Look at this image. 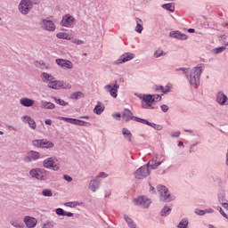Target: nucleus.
<instances>
[{
  "instance_id": "obj_1",
  "label": "nucleus",
  "mask_w": 228,
  "mask_h": 228,
  "mask_svg": "<svg viewBox=\"0 0 228 228\" xmlns=\"http://www.w3.org/2000/svg\"><path fill=\"white\" fill-rule=\"evenodd\" d=\"M204 72V65L200 64L194 67L190 74H186V78L192 88H199L200 86V76Z\"/></svg>"
},
{
  "instance_id": "obj_2",
  "label": "nucleus",
  "mask_w": 228,
  "mask_h": 228,
  "mask_svg": "<svg viewBox=\"0 0 228 228\" xmlns=\"http://www.w3.org/2000/svg\"><path fill=\"white\" fill-rule=\"evenodd\" d=\"M49 172L44 167H34L29 170L28 175L36 181H47L49 179Z\"/></svg>"
},
{
  "instance_id": "obj_3",
  "label": "nucleus",
  "mask_w": 228,
  "mask_h": 228,
  "mask_svg": "<svg viewBox=\"0 0 228 228\" xmlns=\"http://www.w3.org/2000/svg\"><path fill=\"white\" fill-rule=\"evenodd\" d=\"M137 97L142 101L141 106L142 110H156L154 104V99H152V94H138Z\"/></svg>"
},
{
  "instance_id": "obj_4",
  "label": "nucleus",
  "mask_w": 228,
  "mask_h": 228,
  "mask_svg": "<svg viewBox=\"0 0 228 228\" xmlns=\"http://www.w3.org/2000/svg\"><path fill=\"white\" fill-rule=\"evenodd\" d=\"M159 191V199L162 202H172V200H175V196L170 194L168 188L164 185H159L157 187Z\"/></svg>"
},
{
  "instance_id": "obj_5",
  "label": "nucleus",
  "mask_w": 228,
  "mask_h": 228,
  "mask_svg": "<svg viewBox=\"0 0 228 228\" xmlns=\"http://www.w3.org/2000/svg\"><path fill=\"white\" fill-rule=\"evenodd\" d=\"M58 159L56 157H49L43 160V167L47 170H53V172H58L60 170V164H56Z\"/></svg>"
},
{
  "instance_id": "obj_6",
  "label": "nucleus",
  "mask_w": 228,
  "mask_h": 228,
  "mask_svg": "<svg viewBox=\"0 0 228 228\" xmlns=\"http://www.w3.org/2000/svg\"><path fill=\"white\" fill-rule=\"evenodd\" d=\"M33 1L31 0H20L18 9L21 15H28L31 10H33Z\"/></svg>"
},
{
  "instance_id": "obj_7",
  "label": "nucleus",
  "mask_w": 228,
  "mask_h": 228,
  "mask_svg": "<svg viewBox=\"0 0 228 228\" xmlns=\"http://www.w3.org/2000/svg\"><path fill=\"white\" fill-rule=\"evenodd\" d=\"M59 120H63L64 122H68V124L79 126L80 127H90V126H92L90 122L72 118L59 117Z\"/></svg>"
},
{
  "instance_id": "obj_8",
  "label": "nucleus",
  "mask_w": 228,
  "mask_h": 228,
  "mask_svg": "<svg viewBox=\"0 0 228 228\" xmlns=\"http://www.w3.org/2000/svg\"><path fill=\"white\" fill-rule=\"evenodd\" d=\"M32 145L37 147V149H53L54 143L47 141V139H36L32 141Z\"/></svg>"
},
{
  "instance_id": "obj_9",
  "label": "nucleus",
  "mask_w": 228,
  "mask_h": 228,
  "mask_svg": "<svg viewBox=\"0 0 228 228\" xmlns=\"http://www.w3.org/2000/svg\"><path fill=\"white\" fill-rule=\"evenodd\" d=\"M117 83L118 82L115 81L114 83H110L104 86L105 92H108V94H110V97H113V99H117V97H118V88H120V86Z\"/></svg>"
},
{
  "instance_id": "obj_10",
  "label": "nucleus",
  "mask_w": 228,
  "mask_h": 228,
  "mask_svg": "<svg viewBox=\"0 0 228 228\" xmlns=\"http://www.w3.org/2000/svg\"><path fill=\"white\" fill-rule=\"evenodd\" d=\"M134 175L135 179H145L146 177H149L151 175V171L149 170V167L147 165L142 166L136 169V171L134 173Z\"/></svg>"
},
{
  "instance_id": "obj_11",
  "label": "nucleus",
  "mask_w": 228,
  "mask_h": 228,
  "mask_svg": "<svg viewBox=\"0 0 228 228\" xmlns=\"http://www.w3.org/2000/svg\"><path fill=\"white\" fill-rule=\"evenodd\" d=\"M122 118L125 122H129V120H134V122H138L142 124L141 120H143L142 118H138L136 116H133V112L129 109H125L122 114Z\"/></svg>"
},
{
  "instance_id": "obj_12",
  "label": "nucleus",
  "mask_w": 228,
  "mask_h": 228,
  "mask_svg": "<svg viewBox=\"0 0 228 228\" xmlns=\"http://www.w3.org/2000/svg\"><path fill=\"white\" fill-rule=\"evenodd\" d=\"M74 24H76V18L70 14H65L62 16L61 20V26L63 28H74Z\"/></svg>"
},
{
  "instance_id": "obj_13",
  "label": "nucleus",
  "mask_w": 228,
  "mask_h": 228,
  "mask_svg": "<svg viewBox=\"0 0 228 228\" xmlns=\"http://www.w3.org/2000/svg\"><path fill=\"white\" fill-rule=\"evenodd\" d=\"M40 26L42 29H45V31H50V32L56 31V25L51 20L43 19L40 22Z\"/></svg>"
},
{
  "instance_id": "obj_14",
  "label": "nucleus",
  "mask_w": 228,
  "mask_h": 228,
  "mask_svg": "<svg viewBox=\"0 0 228 228\" xmlns=\"http://www.w3.org/2000/svg\"><path fill=\"white\" fill-rule=\"evenodd\" d=\"M40 159V152L35 151H29L27 155L23 157L24 163H31V161H37Z\"/></svg>"
},
{
  "instance_id": "obj_15",
  "label": "nucleus",
  "mask_w": 228,
  "mask_h": 228,
  "mask_svg": "<svg viewBox=\"0 0 228 228\" xmlns=\"http://www.w3.org/2000/svg\"><path fill=\"white\" fill-rule=\"evenodd\" d=\"M135 54L133 53H125L118 60L114 61L115 65H121V63H126V61H131L134 60Z\"/></svg>"
},
{
  "instance_id": "obj_16",
  "label": "nucleus",
  "mask_w": 228,
  "mask_h": 228,
  "mask_svg": "<svg viewBox=\"0 0 228 228\" xmlns=\"http://www.w3.org/2000/svg\"><path fill=\"white\" fill-rule=\"evenodd\" d=\"M135 206H140L141 208H147L151 206V200L144 196H139L138 198L134 199Z\"/></svg>"
},
{
  "instance_id": "obj_17",
  "label": "nucleus",
  "mask_w": 228,
  "mask_h": 228,
  "mask_svg": "<svg viewBox=\"0 0 228 228\" xmlns=\"http://www.w3.org/2000/svg\"><path fill=\"white\" fill-rule=\"evenodd\" d=\"M216 102L219 106H228V97L225 93L219 91L216 94Z\"/></svg>"
},
{
  "instance_id": "obj_18",
  "label": "nucleus",
  "mask_w": 228,
  "mask_h": 228,
  "mask_svg": "<svg viewBox=\"0 0 228 228\" xmlns=\"http://www.w3.org/2000/svg\"><path fill=\"white\" fill-rule=\"evenodd\" d=\"M55 63L58 65V67H61V69H68V70L74 69V64L72 61L66 59H56Z\"/></svg>"
},
{
  "instance_id": "obj_19",
  "label": "nucleus",
  "mask_w": 228,
  "mask_h": 228,
  "mask_svg": "<svg viewBox=\"0 0 228 228\" xmlns=\"http://www.w3.org/2000/svg\"><path fill=\"white\" fill-rule=\"evenodd\" d=\"M23 222L28 228H36L37 224H38V220L37 218L30 216H26L23 218Z\"/></svg>"
},
{
  "instance_id": "obj_20",
  "label": "nucleus",
  "mask_w": 228,
  "mask_h": 228,
  "mask_svg": "<svg viewBox=\"0 0 228 228\" xmlns=\"http://www.w3.org/2000/svg\"><path fill=\"white\" fill-rule=\"evenodd\" d=\"M157 158H153L151 160H150L146 167H148V168H151V170H156V168H158V167H159L161 165V163H163V161H165L166 157L165 155L161 156V161L156 162Z\"/></svg>"
},
{
  "instance_id": "obj_21",
  "label": "nucleus",
  "mask_w": 228,
  "mask_h": 228,
  "mask_svg": "<svg viewBox=\"0 0 228 228\" xmlns=\"http://www.w3.org/2000/svg\"><path fill=\"white\" fill-rule=\"evenodd\" d=\"M63 85V81L53 78L48 83V88H52V90H60V88H65Z\"/></svg>"
},
{
  "instance_id": "obj_22",
  "label": "nucleus",
  "mask_w": 228,
  "mask_h": 228,
  "mask_svg": "<svg viewBox=\"0 0 228 228\" xmlns=\"http://www.w3.org/2000/svg\"><path fill=\"white\" fill-rule=\"evenodd\" d=\"M169 37H171V38H175V40H188V35L179 30L171 31Z\"/></svg>"
},
{
  "instance_id": "obj_23",
  "label": "nucleus",
  "mask_w": 228,
  "mask_h": 228,
  "mask_svg": "<svg viewBox=\"0 0 228 228\" xmlns=\"http://www.w3.org/2000/svg\"><path fill=\"white\" fill-rule=\"evenodd\" d=\"M21 120L23 124H28V127H30V129H37V122H35V119H33L30 116H23L21 117Z\"/></svg>"
},
{
  "instance_id": "obj_24",
  "label": "nucleus",
  "mask_w": 228,
  "mask_h": 228,
  "mask_svg": "<svg viewBox=\"0 0 228 228\" xmlns=\"http://www.w3.org/2000/svg\"><path fill=\"white\" fill-rule=\"evenodd\" d=\"M99 188H101V182H99V180L97 179H93L89 182L88 184V189L90 190V191H92L93 193H95V191H97V190H99Z\"/></svg>"
},
{
  "instance_id": "obj_25",
  "label": "nucleus",
  "mask_w": 228,
  "mask_h": 228,
  "mask_svg": "<svg viewBox=\"0 0 228 228\" xmlns=\"http://www.w3.org/2000/svg\"><path fill=\"white\" fill-rule=\"evenodd\" d=\"M141 124H144V126H150V127H152L156 131H162L163 130V126L162 125H158L156 123H151L147 119H141Z\"/></svg>"
},
{
  "instance_id": "obj_26",
  "label": "nucleus",
  "mask_w": 228,
  "mask_h": 228,
  "mask_svg": "<svg viewBox=\"0 0 228 228\" xmlns=\"http://www.w3.org/2000/svg\"><path fill=\"white\" fill-rule=\"evenodd\" d=\"M20 104L24 106V108H31L35 104V100H31L28 97H23L20 99Z\"/></svg>"
},
{
  "instance_id": "obj_27",
  "label": "nucleus",
  "mask_w": 228,
  "mask_h": 228,
  "mask_svg": "<svg viewBox=\"0 0 228 228\" xmlns=\"http://www.w3.org/2000/svg\"><path fill=\"white\" fill-rule=\"evenodd\" d=\"M105 108L106 107H104V103L97 102V104L94 108L93 112L94 115H102V113H104Z\"/></svg>"
},
{
  "instance_id": "obj_28",
  "label": "nucleus",
  "mask_w": 228,
  "mask_h": 228,
  "mask_svg": "<svg viewBox=\"0 0 228 228\" xmlns=\"http://www.w3.org/2000/svg\"><path fill=\"white\" fill-rule=\"evenodd\" d=\"M122 134L128 143L133 142V134L130 129H127L126 127L122 128Z\"/></svg>"
},
{
  "instance_id": "obj_29",
  "label": "nucleus",
  "mask_w": 228,
  "mask_h": 228,
  "mask_svg": "<svg viewBox=\"0 0 228 228\" xmlns=\"http://www.w3.org/2000/svg\"><path fill=\"white\" fill-rule=\"evenodd\" d=\"M40 108L42 110H54V108H56V105H54V103L51 102L41 101Z\"/></svg>"
},
{
  "instance_id": "obj_30",
  "label": "nucleus",
  "mask_w": 228,
  "mask_h": 228,
  "mask_svg": "<svg viewBox=\"0 0 228 228\" xmlns=\"http://www.w3.org/2000/svg\"><path fill=\"white\" fill-rule=\"evenodd\" d=\"M136 22V27H135V31L136 33H139L140 35H142V32L143 31V21L142 20V19L136 18L135 20Z\"/></svg>"
},
{
  "instance_id": "obj_31",
  "label": "nucleus",
  "mask_w": 228,
  "mask_h": 228,
  "mask_svg": "<svg viewBox=\"0 0 228 228\" xmlns=\"http://www.w3.org/2000/svg\"><path fill=\"white\" fill-rule=\"evenodd\" d=\"M41 77H42L44 83H48V84L51 83L54 79L53 75L46 73V72H43L41 75Z\"/></svg>"
},
{
  "instance_id": "obj_32",
  "label": "nucleus",
  "mask_w": 228,
  "mask_h": 228,
  "mask_svg": "<svg viewBox=\"0 0 228 228\" xmlns=\"http://www.w3.org/2000/svg\"><path fill=\"white\" fill-rule=\"evenodd\" d=\"M167 55V52L163 51L161 48H158L153 53L154 58H162L163 56Z\"/></svg>"
},
{
  "instance_id": "obj_33",
  "label": "nucleus",
  "mask_w": 228,
  "mask_h": 228,
  "mask_svg": "<svg viewBox=\"0 0 228 228\" xmlns=\"http://www.w3.org/2000/svg\"><path fill=\"white\" fill-rule=\"evenodd\" d=\"M161 8H163V10H167V12H174L175 11V5L172 3L162 4Z\"/></svg>"
},
{
  "instance_id": "obj_34",
  "label": "nucleus",
  "mask_w": 228,
  "mask_h": 228,
  "mask_svg": "<svg viewBox=\"0 0 228 228\" xmlns=\"http://www.w3.org/2000/svg\"><path fill=\"white\" fill-rule=\"evenodd\" d=\"M172 213V208L169 206H165L160 211V216H168Z\"/></svg>"
},
{
  "instance_id": "obj_35",
  "label": "nucleus",
  "mask_w": 228,
  "mask_h": 228,
  "mask_svg": "<svg viewBox=\"0 0 228 228\" xmlns=\"http://www.w3.org/2000/svg\"><path fill=\"white\" fill-rule=\"evenodd\" d=\"M57 38H60L61 40H70V35L64 33V32H59L56 34Z\"/></svg>"
},
{
  "instance_id": "obj_36",
  "label": "nucleus",
  "mask_w": 228,
  "mask_h": 228,
  "mask_svg": "<svg viewBox=\"0 0 228 228\" xmlns=\"http://www.w3.org/2000/svg\"><path fill=\"white\" fill-rule=\"evenodd\" d=\"M218 197V202L220 204H224V202H226L227 200H225V191H222L218 193L217 195Z\"/></svg>"
},
{
  "instance_id": "obj_37",
  "label": "nucleus",
  "mask_w": 228,
  "mask_h": 228,
  "mask_svg": "<svg viewBox=\"0 0 228 228\" xmlns=\"http://www.w3.org/2000/svg\"><path fill=\"white\" fill-rule=\"evenodd\" d=\"M190 223L188 222V219L183 218L182 219L179 224H177V228H188V224Z\"/></svg>"
},
{
  "instance_id": "obj_38",
  "label": "nucleus",
  "mask_w": 228,
  "mask_h": 228,
  "mask_svg": "<svg viewBox=\"0 0 228 228\" xmlns=\"http://www.w3.org/2000/svg\"><path fill=\"white\" fill-rule=\"evenodd\" d=\"M81 97H83L82 92H77L71 94V99H75V101H77V99H81Z\"/></svg>"
},
{
  "instance_id": "obj_39",
  "label": "nucleus",
  "mask_w": 228,
  "mask_h": 228,
  "mask_svg": "<svg viewBox=\"0 0 228 228\" xmlns=\"http://www.w3.org/2000/svg\"><path fill=\"white\" fill-rule=\"evenodd\" d=\"M54 101L60 106H69V102H67L61 99H58V98L54 97Z\"/></svg>"
},
{
  "instance_id": "obj_40",
  "label": "nucleus",
  "mask_w": 228,
  "mask_h": 228,
  "mask_svg": "<svg viewBox=\"0 0 228 228\" xmlns=\"http://www.w3.org/2000/svg\"><path fill=\"white\" fill-rule=\"evenodd\" d=\"M42 195L44 197H53V191L50 189H45L42 191Z\"/></svg>"
},
{
  "instance_id": "obj_41",
  "label": "nucleus",
  "mask_w": 228,
  "mask_h": 228,
  "mask_svg": "<svg viewBox=\"0 0 228 228\" xmlns=\"http://www.w3.org/2000/svg\"><path fill=\"white\" fill-rule=\"evenodd\" d=\"M78 205L79 204L77 203V201H69V202H66L64 204V206H66V208H76Z\"/></svg>"
},
{
  "instance_id": "obj_42",
  "label": "nucleus",
  "mask_w": 228,
  "mask_h": 228,
  "mask_svg": "<svg viewBox=\"0 0 228 228\" xmlns=\"http://www.w3.org/2000/svg\"><path fill=\"white\" fill-rule=\"evenodd\" d=\"M225 49H226L225 46H220V47L215 48L213 53L214 54H220V53H224Z\"/></svg>"
},
{
  "instance_id": "obj_43",
  "label": "nucleus",
  "mask_w": 228,
  "mask_h": 228,
  "mask_svg": "<svg viewBox=\"0 0 228 228\" xmlns=\"http://www.w3.org/2000/svg\"><path fill=\"white\" fill-rule=\"evenodd\" d=\"M151 97L153 99V102H159L162 99L160 94H151Z\"/></svg>"
},
{
  "instance_id": "obj_44",
  "label": "nucleus",
  "mask_w": 228,
  "mask_h": 228,
  "mask_svg": "<svg viewBox=\"0 0 228 228\" xmlns=\"http://www.w3.org/2000/svg\"><path fill=\"white\" fill-rule=\"evenodd\" d=\"M106 177H108V174H106L105 172H100L96 175V179H106Z\"/></svg>"
},
{
  "instance_id": "obj_45",
  "label": "nucleus",
  "mask_w": 228,
  "mask_h": 228,
  "mask_svg": "<svg viewBox=\"0 0 228 228\" xmlns=\"http://www.w3.org/2000/svg\"><path fill=\"white\" fill-rule=\"evenodd\" d=\"M55 213L59 216H65V210L63 208H56Z\"/></svg>"
},
{
  "instance_id": "obj_46",
  "label": "nucleus",
  "mask_w": 228,
  "mask_h": 228,
  "mask_svg": "<svg viewBox=\"0 0 228 228\" xmlns=\"http://www.w3.org/2000/svg\"><path fill=\"white\" fill-rule=\"evenodd\" d=\"M171 138H179L181 136V131H175L170 134Z\"/></svg>"
},
{
  "instance_id": "obj_47",
  "label": "nucleus",
  "mask_w": 228,
  "mask_h": 228,
  "mask_svg": "<svg viewBox=\"0 0 228 228\" xmlns=\"http://www.w3.org/2000/svg\"><path fill=\"white\" fill-rule=\"evenodd\" d=\"M195 215H198L199 216H204V215H206L205 210L196 208Z\"/></svg>"
},
{
  "instance_id": "obj_48",
  "label": "nucleus",
  "mask_w": 228,
  "mask_h": 228,
  "mask_svg": "<svg viewBox=\"0 0 228 228\" xmlns=\"http://www.w3.org/2000/svg\"><path fill=\"white\" fill-rule=\"evenodd\" d=\"M175 70V72L182 71L185 77H186V74H188V69H186V68H177Z\"/></svg>"
},
{
  "instance_id": "obj_49",
  "label": "nucleus",
  "mask_w": 228,
  "mask_h": 228,
  "mask_svg": "<svg viewBox=\"0 0 228 228\" xmlns=\"http://www.w3.org/2000/svg\"><path fill=\"white\" fill-rule=\"evenodd\" d=\"M72 44H75L76 45H83V44H85V41L81 39H74L72 41Z\"/></svg>"
},
{
  "instance_id": "obj_50",
  "label": "nucleus",
  "mask_w": 228,
  "mask_h": 228,
  "mask_svg": "<svg viewBox=\"0 0 228 228\" xmlns=\"http://www.w3.org/2000/svg\"><path fill=\"white\" fill-rule=\"evenodd\" d=\"M153 90L154 92H161L163 94V86H154Z\"/></svg>"
},
{
  "instance_id": "obj_51",
  "label": "nucleus",
  "mask_w": 228,
  "mask_h": 228,
  "mask_svg": "<svg viewBox=\"0 0 228 228\" xmlns=\"http://www.w3.org/2000/svg\"><path fill=\"white\" fill-rule=\"evenodd\" d=\"M160 110H161V111H163V113L168 112V110H169L168 105H167V104H162V105L160 106Z\"/></svg>"
},
{
  "instance_id": "obj_52",
  "label": "nucleus",
  "mask_w": 228,
  "mask_h": 228,
  "mask_svg": "<svg viewBox=\"0 0 228 228\" xmlns=\"http://www.w3.org/2000/svg\"><path fill=\"white\" fill-rule=\"evenodd\" d=\"M170 88H171L170 85H167L165 87L163 86L162 94H168V92H170Z\"/></svg>"
},
{
  "instance_id": "obj_53",
  "label": "nucleus",
  "mask_w": 228,
  "mask_h": 228,
  "mask_svg": "<svg viewBox=\"0 0 228 228\" xmlns=\"http://www.w3.org/2000/svg\"><path fill=\"white\" fill-rule=\"evenodd\" d=\"M43 228H54V224L51 222H46L44 225Z\"/></svg>"
},
{
  "instance_id": "obj_54",
  "label": "nucleus",
  "mask_w": 228,
  "mask_h": 228,
  "mask_svg": "<svg viewBox=\"0 0 228 228\" xmlns=\"http://www.w3.org/2000/svg\"><path fill=\"white\" fill-rule=\"evenodd\" d=\"M217 209H218L220 215H222V216H224V218H228L227 214H225V212L224 211V209L222 208H219Z\"/></svg>"
},
{
  "instance_id": "obj_55",
  "label": "nucleus",
  "mask_w": 228,
  "mask_h": 228,
  "mask_svg": "<svg viewBox=\"0 0 228 228\" xmlns=\"http://www.w3.org/2000/svg\"><path fill=\"white\" fill-rule=\"evenodd\" d=\"M104 197H105V199H108V197H111V190L105 191Z\"/></svg>"
},
{
  "instance_id": "obj_56",
  "label": "nucleus",
  "mask_w": 228,
  "mask_h": 228,
  "mask_svg": "<svg viewBox=\"0 0 228 228\" xmlns=\"http://www.w3.org/2000/svg\"><path fill=\"white\" fill-rule=\"evenodd\" d=\"M63 177H64L65 181H67L68 183H72V176L64 175Z\"/></svg>"
},
{
  "instance_id": "obj_57",
  "label": "nucleus",
  "mask_w": 228,
  "mask_h": 228,
  "mask_svg": "<svg viewBox=\"0 0 228 228\" xmlns=\"http://www.w3.org/2000/svg\"><path fill=\"white\" fill-rule=\"evenodd\" d=\"M113 118L118 119L122 115L120 113L112 114Z\"/></svg>"
},
{
  "instance_id": "obj_58",
  "label": "nucleus",
  "mask_w": 228,
  "mask_h": 228,
  "mask_svg": "<svg viewBox=\"0 0 228 228\" xmlns=\"http://www.w3.org/2000/svg\"><path fill=\"white\" fill-rule=\"evenodd\" d=\"M64 216L72 217L74 216V214L72 212H64Z\"/></svg>"
},
{
  "instance_id": "obj_59",
  "label": "nucleus",
  "mask_w": 228,
  "mask_h": 228,
  "mask_svg": "<svg viewBox=\"0 0 228 228\" xmlns=\"http://www.w3.org/2000/svg\"><path fill=\"white\" fill-rule=\"evenodd\" d=\"M204 211H205V215L206 213H215V210L213 208H207Z\"/></svg>"
},
{
  "instance_id": "obj_60",
  "label": "nucleus",
  "mask_w": 228,
  "mask_h": 228,
  "mask_svg": "<svg viewBox=\"0 0 228 228\" xmlns=\"http://www.w3.org/2000/svg\"><path fill=\"white\" fill-rule=\"evenodd\" d=\"M221 206H223V208L224 209H226V211H228V203L224 201V203L221 204Z\"/></svg>"
},
{
  "instance_id": "obj_61",
  "label": "nucleus",
  "mask_w": 228,
  "mask_h": 228,
  "mask_svg": "<svg viewBox=\"0 0 228 228\" xmlns=\"http://www.w3.org/2000/svg\"><path fill=\"white\" fill-rule=\"evenodd\" d=\"M45 124H46V126H51V125L53 124V120H51V119H46V120L45 121Z\"/></svg>"
},
{
  "instance_id": "obj_62",
  "label": "nucleus",
  "mask_w": 228,
  "mask_h": 228,
  "mask_svg": "<svg viewBox=\"0 0 228 228\" xmlns=\"http://www.w3.org/2000/svg\"><path fill=\"white\" fill-rule=\"evenodd\" d=\"M150 191L151 193H154V191H156V189H154V187L151 184H150Z\"/></svg>"
},
{
  "instance_id": "obj_63",
  "label": "nucleus",
  "mask_w": 228,
  "mask_h": 228,
  "mask_svg": "<svg viewBox=\"0 0 228 228\" xmlns=\"http://www.w3.org/2000/svg\"><path fill=\"white\" fill-rule=\"evenodd\" d=\"M13 227L20 228L22 227L20 224H18L17 223H12Z\"/></svg>"
},
{
  "instance_id": "obj_64",
  "label": "nucleus",
  "mask_w": 228,
  "mask_h": 228,
  "mask_svg": "<svg viewBox=\"0 0 228 228\" xmlns=\"http://www.w3.org/2000/svg\"><path fill=\"white\" fill-rule=\"evenodd\" d=\"M188 33H195V28H189Z\"/></svg>"
}]
</instances>
